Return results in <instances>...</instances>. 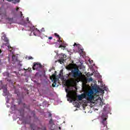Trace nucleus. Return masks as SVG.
<instances>
[{"instance_id": "nucleus-1", "label": "nucleus", "mask_w": 130, "mask_h": 130, "mask_svg": "<svg viewBox=\"0 0 130 130\" xmlns=\"http://www.w3.org/2000/svg\"><path fill=\"white\" fill-rule=\"evenodd\" d=\"M66 70L71 71L68 74L69 78H74V79H78L82 76V73L79 70V68H74V65L72 63L69 64L66 67Z\"/></svg>"}, {"instance_id": "nucleus-17", "label": "nucleus", "mask_w": 130, "mask_h": 130, "mask_svg": "<svg viewBox=\"0 0 130 130\" xmlns=\"http://www.w3.org/2000/svg\"><path fill=\"white\" fill-rule=\"evenodd\" d=\"M23 107L24 108H26V109H29L30 108V107L29 106H27L25 104H23Z\"/></svg>"}, {"instance_id": "nucleus-22", "label": "nucleus", "mask_w": 130, "mask_h": 130, "mask_svg": "<svg viewBox=\"0 0 130 130\" xmlns=\"http://www.w3.org/2000/svg\"><path fill=\"white\" fill-rule=\"evenodd\" d=\"M48 116H49V117H51V116H52V114H51V113H49L48 114Z\"/></svg>"}, {"instance_id": "nucleus-25", "label": "nucleus", "mask_w": 130, "mask_h": 130, "mask_svg": "<svg viewBox=\"0 0 130 130\" xmlns=\"http://www.w3.org/2000/svg\"><path fill=\"white\" fill-rule=\"evenodd\" d=\"M41 31L42 32H45V30L44 29V28H42Z\"/></svg>"}, {"instance_id": "nucleus-21", "label": "nucleus", "mask_w": 130, "mask_h": 130, "mask_svg": "<svg viewBox=\"0 0 130 130\" xmlns=\"http://www.w3.org/2000/svg\"><path fill=\"white\" fill-rule=\"evenodd\" d=\"M66 93H67V95H69V89H66Z\"/></svg>"}, {"instance_id": "nucleus-3", "label": "nucleus", "mask_w": 130, "mask_h": 130, "mask_svg": "<svg viewBox=\"0 0 130 130\" xmlns=\"http://www.w3.org/2000/svg\"><path fill=\"white\" fill-rule=\"evenodd\" d=\"M54 36L56 37H57V38H58L57 41H58V42H59V43H60V44H61L59 46V48H61V49H63V50H64V49H66V46L62 45V44H63V43H62V41H61V40H60V38H61L60 37L57 33H55Z\"/></svg>"}, {"instance_id": "nucleus-36", "label": "nucleus", "mask_w": 130, "mask_h": 130, "mask_svg": "<svg viewBox=\"0 0 130 130\" xmlns=\"http://www.w3.org/2000/svg\"><path fill=\"white\" fill-rule=\"evenodd\" d=\"M7 107L9 108V107H10V106H8V105H7Z\"/></svg>"}, {"instance_id": "nucleus-4", "label": "nucleus", "mask_w": 130, "mask_h": 130, "mask_svg": "<svg viewBox=\"0 0 130 130\" xmlns=\"http://www.w3.org/2000/svg\"><path fill=\"white\" fill-rule=\"evenodd\" d=\"M31 31H33L34 34L35 36H37V35H40L41 34V32L38 29L35 27V26H32L30 27Z\"/></svg>"}, {"instance_id": "nucleus-15", "label": "nucleus", "mask_w": 130, "mask_h": 130, "mask_svg": "<svg viewBox=\"0 0 130 130\" xmlns=\"http://www.w3.org/2000/svg\"><path fill=\"white\" fill-rule=\"evenodd\" d=\"M69 99H68V101L69 100H70L71 102H73V101H76V98H70Z\"/></svg>"}, {"instance_id": "nucleus-35", "label": "nucleus", "mask_w": 130, "mask_h": 130, "mask_svg": "<svg viewBox=\"0 0 130 130\" xmlns=\"http://www.w3.org/2000/svg\"><path fill=\"white\" fill-rule=\"evenodd\" d=\"M103 130H107V129H106V128H105V129L103 128Z\"/></svg>"}, {"instance_id": "nucleus-29", "label": "nucleus", "mask_w": 130, "mask_h": 130, "mask_svg": "<svg viewBox=\"0 0 130 130\" xmlns=\"http://www.w3.org/2000/svg\"><path fill=\"white\" fill-rule=\"evenodd\" d=\"M48 39H50V40L52 39V37H49L48 38Z\"/></svg>"}, {"instance_id": "nucleus-18", "label": "nucleus", "mask_w": 130, "mask_h": 130, "mask_svg": "<svg viewBox=\"0 0 130 130\" xmlns=\"http://www.w3.org/2000/svg\"><path fill=\"white\" fill-rule=\"evenodd\" d=\"M74 46H77V47H78V48H80V47H81V46L80 44H78L76 43H74Z\"/></svg>"}, {"instance_id": "nucleus-23", "label": "nucleus", "mask_w": 130, "mask_h": 130, "mask_svg": "<svg viewBox=\"0 0 130 130\" xmlns=\"http://www.w3.org/2000/svg\"><path fill=\"white\" fill-rule=\"evenodd\" d=\"M8 47L9 49H13L12 47H11V46H10V45H8Z\"/></svg>"}, {"instance_id": "nucleus-37", "label": "nucleus", "mask_w": 130, "mask_h": 130, "mask_svg": "<svg viewBox=\"0 0 130 130\" xmlns=\"http://www.w3.org/2000/svg\"><path fill=\"white\" fill-rule=\"evenodd\" d=\"M30 72H31V69H30V70H29V72H30Z\"/></svg>"}, {"instance_id": "nucleus-43", "label": "nucleus", "mask_w": 130, "mask_h": 130, "mask_svg": "<svg viewBox=\"0 0 130 130\" xmlns=\"http://www.w3.org/2000/svg\"><path fill=\"white\" fill-rule=\"evenodd\" d=\"M52 130H54V129H52Z\"/></svg>"}, {"instance_id": "nucleus-41", "label": "nucleus", "mask_w": 130, "mask_h": 130, "mask_svg": "<svg viewBox=\"0 0 130 130\" xmlns=\"http://www.w3.org/2000/svg\"><path fill=\"white\" fill-rule=\"evenodd\" d=\"M24 26H26V25H25V24H24Z\"/></svg>"}, {"instance_id": "nucleus-24", "label": "nucleus", "mask_w": 130, "mask_h": 130, "mask_svg": "<svg viewBox=\"0 0 130 130\" xmlns=\"http://www.w3.org/2000/svg\"><path fill=\"white\" fill-rule=\"evenodd\" d=\"M28 59H33V57L32 56H29L28 57Z\"/></svg>"}, {"instance_id": "nucleus-42", "label": "nucleus", "mask_w": 130, "mask_h": 130, "mask_svg": "<svg viewBox=\"0 0 130 130\" xmlns=\"http://www.w3.org/2000/svg\"><path fill=\"white\" fill-rule=\"evenodd\" d=\"M11 108H13V107H11Z\"/></svg>"}, {"instance_id": "nucleus-34", "label": "nucleus", "mask_w": 130, "mask_h": 130, "mask_svg": "<svg viewBox=\"0 0 130 130\" xmlns=\"http://www.w3.org/2000/svg\"><path fill=\"white\" fill-rule=\"evenodd\" d=\"M59 129H61V127H59Z\"/></svg>"}, {"instance_id": "nucleus-7", "label": "nucleus", "mask_w": 130, "mask_h": 130, "mask_svg": "<svg viewBox=\"0 0 130 130\" xmlns=\"http://www.w3.org/2000/svg\"><path fill=\"white\" fill-rule=\"evenodd\" d=\"M2 89H3V96H7V95H8V86L7 85H3Z\"/></svg>"}, {"instance_id": "nucleus-31", "label": "nucleus", "mask_w": 130, "mask_h": 130, "mask_svg": "<svg viewBox=\"0 0 130 130\" xmlns=\"http://www.w3.org/2000/svg\"><path fill=\"white\" fill-rule=\"evenodd\" d=\"M81 50L82 52H83L84 51V49H81Z\"/></svg>"}, {"instance_id": "nucleus-20", "label": "nucleus", "mask_w": 130, "mask_h": 130, "mask_svg": "<svg viewBox=\"0 0 130 130\" xmlns=\"http://www.w3.org/2000/svg\"><path fill=\"white\" fill-rule=\"evenodd\" d=\"M56 85V82H53V83L52 85V87H55Z\"/></svg>"}, {"instance_id": "nucleus-33", "label": "nucleus", "mask_w": 130, "mask_h": 130, "mask_svg": "<svg viewBox=\"0 0 130 130\" xmlns=\"http://www.w3.org/2000/svg\"><path fill=\"white\" fill-rule=\"evenodd\" d=\"M69 83H72V81H69Z\"/></svg>"}, {"instance_id": "nucleus-26", "label": "nucleus", "mask_w": 130, "mask_h": 130, "mask_svg": "<svg viewBox=\"0 0 130 130\" xmlns=\"http://www.w3.org/2000/svg\"><path fill=\"white\" fill-rule=\"evenodd\" d=\"M26 20H27V21L28 22V23H30V21H29V18L28 17H27L26 18Z\"/></svg>"}, {"instance_id": "nucleus-10", "label": "nucleus", "mask_w": 130, "mask_h": 130, "mask_svg": "<svg viewBox=\"0 0 130 130\" xmlns=\"http://www.w3.org/2000/svg\"><path fill=\"white\" fill-rule=\"evenodd\" d=\"M78 98L79 101H82L83 99H85L84 92H83L80 95H78Z\"/></svg>"}, {"instance_id": "nucleus-12", "label": "nucleus", "mask_w": 130, "mask_h": 130, "mask_svg": "<svg viewBox=\"0 0 130 130\" xmlns=\"http://www.w3.org/2000/svg\"><path fill=\"white\" fill-rule=\"evenodd\" d=\"M17 57H16L15 55H13L12 56V61H14V62H16L17 61Z\"/></svg>"}, {"instance_id": "nucleus-32", "label": "nucleus", "mask_w": 130, "mask_h": 130, "mask_svg": "<svg viewBox=\"0 0 130 130\" xmlns=\"http://www.w3.org/2000/svg\"><path fill=\"white\" fill-rule=\"evenodd\" d=\"M16 11H19V8H16Z\"/></svg>"}, {"instance_id": "nucleus-38", "label": "nucleus", "mask_w": 130, "mask_h": 130, "mask_svg": "<svg viewBox=\"0 0 130 130\" xmlns=\"http://www.w3.org/2000/svg\"><path fill=\"white\" fill-rule=\"evenodd\" d=\"M2 52V50H0V53Z\"/></svg>"}, {"instance_id": "nucleus-5", "label": "nucleus", "mask_w": 130, "mask_h": 130, "mask_svg": "<svg viewBox=\"0 0 130 130\" xmlns=\"http://www.w3.org/2000/svg\"><path fill=\"white\" fill-rule=\"evenodd\" d=\"M39 69H42V65L41 63H34V66L32 67V70L35 71V70H38Z\"/></svg>"}, {"instance_id": "nucleus-8", "label": "nucleus", "mask_w": 130, "mask_h": 130, "mask_svg": "<svg viewBox=\"0 0 130 130\" xmlns=\"http://www.w3.org/2000/svg\"><path fill=\"white\" fill-rule=\"evenodd\" d=\"M107 120V118H104V119H103V120L101 122L102 127H105V126H107V121H106Z\"/></svg>"}, {"instance_id": "nucleus-19", "label": "nucleus", "mask_w": 130, "mask_h": 130, "mask_svg": "<svg viewBox=\"0 0 130 130\" xmlns=\"http://www.w3.org/2000/svg\"><path fill=\"white\" fill-rule=\"evenodd\" d=\"M49 124H53V120H52V119H50V120H49Z\"/></svg>"}, {"instance_id": "nucleus-40", "label": "nucleus", "mask_w": 130, "mask_h": 130, "mask_svg": "<svg viewBox=\"0 0 130 130\" xmlns=\"http://www.w3.org/2000/svg\"><path fill=\"white\" fill-rule=\"evenodd\" d=\"M51 70H49V71L51 72Z\"/></svg>"}, {"instance_id": "nucleus-16", "label": "nucleus", "mask_w": 130, "mask_h": 130, "mask_svg": "<svg viewBox=\"0 0 130 130\" xmlns=\"http://www.w3.org/2000/svg\"><path fill=\"white\" fill-rule=\"evenodd\" d=\"M93 91H94L95 94H97L99 92V89H98V88H93Z\"/></svg>"}, {"instance_id": "nucleus-2", "label": "nucleus", "mask_w": 130, "mask_h": 130, "mask_svg": "<svg viewBox=\"0 0 130 130\" xmlns=\"http://www.w3.org/2000/svg\"><path fill=\"white\" fill-rule=\"evenodd\" d=\"M85 98L88 101H92L94 99V91L91 89L88 91H85L84 92Z\"/></svg>"}, {"instance_id": "nucleus-14", "label": "nucleus", "mask_w": 130, "mask_h": 130, "mask_svg": "<svg viewBox=\"0 0 130 130\" xmlns=\"http://www.w3.org/2000/svg\"><path fill=\"white\" fill-rule=\"evenodd\" d=\"M51 80H53V82L55 83H56V81H57V78H55V77H51Z\"/></svg>"}, {"instance_id": "nucleus-27", "label": "nucleus", "mask_w": 130, "mask_h": 130, "mask_svg": "<svg viewBox=\"0 0 130 130\" xmlns=\"http://www.w3.org/2000/svg\"><path fill=\"white\" fill-rule=\"evenodd\" d=\"M13 18H9V21H13Z\"/></svg>"}, {"instance_id": "nucleus-39", "label": "nucleus", "mask_w": 130, "mask_h": 130, "mask_svg": "<svg viewBox=\"0 0 130 130\" xmlns=\"http://www.w3.org/2000/svg\"><path fill=\"white\" fill-rule=\"evenodd\" d=\"M7 103H9V102H8V101H7Z\"/></svg>"}, {"instance_id": "nucleus-13", "label": "nucleus", "mask_w": 130, "mask_h": 130, "mask_svg": "<svg viewBox=\"0 0 130 130\" xmlns=\"http://www.w3.org/2000/svg\"><path fill=\"white\" fill-rule=\"evenodd\" d=\"M3 76L4 77H9V76H10V73H9V72H4V73H3Z\"/></svg>"}, {"instance_id": "nucleus-28", "label": "nucleus", "mask_w": 130, "mask_h": 130, "mask_svg": "<svg viewBox=\"0 0 130 130\" xmlns=\"http://www.w3.org/2000/svg\"><path fill=\"white\" fill-rule=\"evenodd\" d=\"M89 81H93V79L92 78V77H91L90 78H89Z\"/></svg>"}, {"instance_id": "nucleus-30", "label": "nucleus", "mask_w": 130, "mask_h": 130, "mask_svg": "<svg viewBox=\"0 0 130 130\" xmlns=\"http://www.w3.org/2000/svg\"><path fill=\"white\" fill-rule=\"evenodd\" d=\"M20 14H21V17H22V16H23V14H22V12H20Z\"/></svg>"}, {"instance_id": "nucleus-6", "label": "nucleus", "mask_w": 130, "mask_h": 130, "mask_svg": "<svg viewBox=\"0 0 130 130\" xmlns=\"http://www.w3.org/2000/svg\"><path fill=\"white\" fill-rule=\"evenodd\" d=\"M2 39L5 41V42H6L5 44V45L6 46H8L9 45V39L7 38L6 34H5V32H2Z\"/></svg>"}, {"instance_id": "nucleus-9", "label": "nucleus", "mask_w": 130, "mask_h": 130, "mask_svg": "<svg viewBox=\"0 0 130 130\" xmlns=\"http://www.w3.org/2000/svg\"><path fill=\"white\" fill-rule=\"evenodd\" d=\"M67 58V55H66V54H63L62 56L61 57V58H60V59H59L58 61L60 63H63V62L64 61V60H66V59L64 58Z\"/></svg>"}, {"instance_id": "nucleus-11", "label": "nucleus", "mask_w": 130, "mask_h": 130, "mask_svg": "<svg viewBox=\"0 0 130 130\" xmlns=\"http://www.w3.org/2000/svg\"><path fill=\"white\" fill-rule=\"evenodd\" d=\"M7 2L11 3L12 2L13 4H17V3H20V0H7Z\"/></svg>"}]
</instances>
